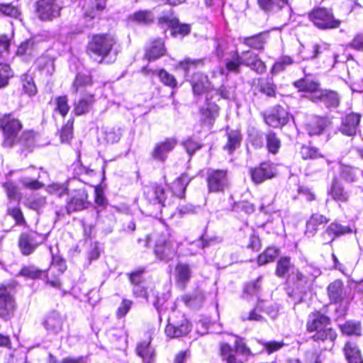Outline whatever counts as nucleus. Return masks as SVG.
I'll list each match as a JSON object with an SVG mask.
<instances>
[{
	"mask_svg": "<svg viewBox=\"0 0 363 363\" xmlns=\"http://www.w3.org/2000/svg\"><path fill=\"white\" fill-rule=\"evenodd\" d=\"M179 244L172 240H159L157 241L154 253L161 261L167 262L177 255Z\"/></svg>",
	"mask_w": 363,
	"mask_h": 363,
	"instance_id": "0eeeda50",
	"label": "nucleus"
},
{
	"mask_svg": "<svg viewBox=\"0 0 363 363\" xmlns=\"http://www.w3.org/2000/svg\"><path fill=\"white\" fill-rule=\"evenodd\" d=\"M300 154L303 160H314L323 157L318 148L307 145L301 147Z\"/></svg>",
	"mask_w": 363,
	"mask_h": 363,
	"instance_id": "37998d69",
	"label": "nucleus"
},
{
	"mask_svg": "<svg viewBox=\"0 0 363 363\" xmlns=\"http://www.w3.org/2000/svg\"><path fill=\"white\" fill-rule=\"evenodd\" d=\"M275 169L272 164L264 162L259 167L250 169V175L255 184H260L275 176Z\"/></svg>",
	"mask_w": 363,
	"mask_h": 363,
	"instance_id": "4468645a",
	"label": "nucleus"
},
{
	"mask_svg": "<svg viewBox=\"0 0 363 363\" xmlns=\"http://www.w3.org/2000/svg\"><path fill=\"white\" fill-rule=\"evenodd\" d=\"M191 276L190 267L184 263H179L176 267V278L178 282L185 284Z\"/></svg>",
	"mask_w": 363,
	"mask_h": 363,
	"instance_id": "58836bf2",
	"label": "nucleus"
},
{
	"mask_svg": "<svg viewBox=\"0 0 363 363\" xmlns=\"http://www.w3.org/2000/svg\"><path fill=\"white\" fill-rule=\"evenodd\" d=\"M266 140L269 152L272 154L277 153L281 146V141L276 134L272 132L268 133L266 135Z\"/></svg>",
	"mask_w": 363,
	"mask_h": 363,
	"instance_id": "a18cd8bd",
	"label": "nucleus"
},
{
	"mask_svg": "<svg viewBox=\"0 0 363 363\" xmlns=\"http://www.w3.org/2000/svg\"><path fill=\"white\" fill-rule=\"evenodd\" d=\"M279 255V250L275 247H268L266 250L259 255L257 263L262 266L268 262H272Z\"/></svg>",
	"mask_w": 363,
	"mask_h": 363,
	"instance_id": "79ce46f5",
	"label": "nucleus"
},
{
	"mask_svg": "<svg viewBox=\"0 0 363 363\" xmlns=\"http://www.w3.org/2000/svg\"><path fill=\"white\" fill-rule=\"evenodd\" d=\"M165 52L164 41L162 39H157L152 42L146 48L145 57L149 61L155 60L164 55Z\"/></svg>",
	"mask_w": 363,
	"mask_h": 363,
	"instance_id": "393cba45",
	"label": "nucleus"
},
{
	"mask_svg": "<svg viewBox=\"0 0 363 363\" xmlns=\"http://www.w3.org/2000/svg\"><path fill=\"white\" fill-rule=\"evenodd\" d=\"M330 318L320 312H313L309 314L306 323V329L308 332H318L330 325Z\"/></svg>",
	"mask_w": 363,
	"mask_h": 363,
	"instance_id": "a211bd4d",
	"label": "nucleus"
},
{
	"mask_svg": "<svg viewBox=\"0 0 363 363\" xmlns=\"http://www.w3.org/2000/svg\"><path fill=\"white\" fill-rule=\"evenodd\" d=\"M182 145L190 156L201 147V145L197 141L194 140L192 138H188L184 141L182 143Z\"/></svg>",
	"mask_w": 363,
	"mask_h": 363,
	"instance_id": "052dcab7",
	"label": "nucleus"
},
{
	"mask_svg": "<svg viewBox=\"0 0 363 363\" xmlns=\"http://www.w3.org/2000/svg\"><path fill=\"white\" fill-rule=\"evenodd\" d=\"M0 128L4 133V147H11L17 140V136L22 128L19 120L11 115H5L0 118Z\"/></svg>",
	"mask_w": 363,
	"mask_h": 363,
	"instance_id": "f03ea898",
	"label": "nucleus"
},
{
	"mask_svg": "<svg viewBox=\"0 0 363 363\" xmlns=\"http://www.w3.org/2000/svg\"><path fill=\"white\" fill-rule=\"evenodd\" d=\"M360 172L357 168L350 166L343 165L340 169L341 177L347 182H354L357 178V172Z\"/></svg>",
	"mask_w": 363,
	"mask_h": 363,
	"instance_id": "09e8293b",
	"label": "nucleus"
},
{
	"mask_svg": "<svg viewBox=\"0 0 363 363\" xmlns=\"http://www.w3.org/2000/svg\"><path fill=\"white\" fill-rule=\"evenodd\" d=\"M328 117L315 116L306 125V130L310 136L320 135L331 125Z\"/></svg>",
	"mask_w": 363,
	"mask_h": 363,
	"instance_id": "f8f14e48",
	"label": "nucleus"
},
{
	"mask_svg": "<svg viewBox=\"0 0 363 363\" xmlns=\"http://www.w3.org/2000/svg\"><path fill=\"white\" fill-rule=\"evenodd\" d=\"M342 333L347 335H361L362 327L359 321L347 320L340 325Z\"/></svg>",
	"mask_w": 363,
	"mask_h": 363,
	"instance_id": "4c0bfd02",
	"label": "nucleus"
},
{
	"mask_svg": "<svg viewBox=\"0 0 363 363\" xmlns=\"http://www.w3.org/2000/svg\"><path fill=\"white\" fill-rule=\"evenodd\" d=\"M351 232L352 230L347 226L342 225L337 223H332L321 235L323 243L324 245L331 243L335 238Z\"/></svg>",
	"mask_w": 363,
	"mask_h": 363,
	"instance_id": "2eb2a0df",
	"label": "nucleus"
},
{
	"mask_svg": "<svg viewBox=\"0 0 363 363\" xmlns=\"http://www.w3.org/2000/svg\"><path fill=\"white\" fill-rule=\"evenodd\" d=\"M329 219L319 213L313 214L306 223V234L313 236L316 233L320 225L327 223Z\"/></svg>",
	"mask_w": 363,
	"mask_h": 363,
	"instance_id": "c85d7f7f",
	"label": "nucleus"
},
{
	"mask_svg": "<svg viewBox=\"0 0 363 363\" xmlns=\"http://www.w3.org/2000/svg\"><path fill=\"white\" fill-rule=\"evenodd\" d=\"M190 331V324L185 317L181 314L179 316L174 313L168 319L165 333L168 337H179L186 335Z\"/></svg>",
	"mask_w": 363,
	"mask_h": 363,
	"instance_id": "423d86ee",
	"label": "nucleus"
},
{
	"mask_svg": "<svg viewBox=\"0 0 363 363\" xmlns=\"http://www.w3.org/2000/svg\"><path fill=\"white\" fill-rule=\"evenodd\" d=\"M73 121H68L62 128L60 138L62 142H67L72 138Z\"/></svg>",
	"mask_w": 363,
	"mask_h": 363,
	"instance_id": "e2e57ef3",
	"label": "nucleus"
},
{
	"mask_svg": "<svg viewBox=\"0 0 363 363\" xmlns=\"http://www.w3.org/2000/svg\"><path fill=\"white\" fill-rule=\"evenodd\" d=\"M268 38L267 33H260L257 35L245 38L243 43L253 49L262 50Z\"/></svg>",
	"mask_w": 363,
	"mask_h": 363,
	"instance_id": "7c9ffc66",
	"label": "nucleus"
},
{
	"mask_svg": "<svg viewBox=\"0 0 363 363\" xmlns=\"http://www.w3.org/2000/svg\"><path fill=\"white\" fill-rule=\"evenodd\" d=\"M258 5L266 12H274L288 4V0H258Z\"/></svg>",
	"mask_w": 363,
	"mask_h": 363,
	"instance_id": "72a5a7b5",
	"label": "nucleus"
},
{
	"mask_svg": "<svg viewBox=\"0 0 363 363\" xmlns=\"http://www.w3.org/2000/svg\"><path fill=\"white\" fill-rule=\"evenodd\" d=\"M106 7L105 0L84 1L83 9L84 10V17L89 18L90 20L94 18Z\"/></svg>",
	"mask_w": 363,
	"mask_h": 363,
	"instance_id": "b1692460",
	"label": "nucleus"
},
{
	"mask_svg": "<svg viewBox=\"0 0 363 363\" xmlns=\"http://www.w3.org/2000/svg\"><path fill=\"white\" fill-rule=\"evenodd\" d=\"M242 65H245L249 67L252 66L253 62L257 59L258 55L250 50L244 51L240 55Z\"/></svg>",
	"mask_w": 363,
	"mask_h": 363,
	"instance_id": "bf43d9fd",
	"label": "nucleus"
},
{
	"mask_svg": "<svg viewBox=\"0 0 363 363\" xmlns=\"http://www.w3.org/2000/svg\"><path fill=\"white\" fill-rule=\"evenodd\" d=\"M171 32L174 36L181 35L182 36L187 35L190 32L189 24H181L177 19H173L170 22Z\"/></svg>",
	"mask_w": 363,
	"mask_h": 363,
	"instance_id": "c03bdc74",
	"label": "nucleus"
},
{
	"mask_svg": "<svg viewBox=\"0 0 363 363\" xmlns=\"http://www.w3.org/2000/svg\"><path fill=\"white\" fill-rule=\"evenodd\" d=\"M133 19L141 23H149L153 21V16L151 12L143 11L134 13Z\"/></svg>",
	"mask_w": 363,
	"mask_h": 363,
	"instance_id": "680f3d73",
	"label": "nucleus"
},
{
	"mask_svg": "<svg viewBox=\"0 0 363 363\" xmlns=\"http://www.w3.org/2000/svg\"><path fill=\"white\" fill-rule=\"evenodd\" d=\"M289 120V114L285 108L281 106H277L272 113L266 116V123L274 128L285 125Z\"/></svg>",
	"mask_w": 363,
	"mask_h": 363,
	"instance_id": "aec40b11",
	"label": "nucleus"
},
{
	"mask_svg": "<svg viewBox=\"0 0 363 363\" xmlns=\"http://www.w3.org/2000/svg\"><path fill=\"white\" fill-rule=\"evenodd\" d=\"M191 83L194 93L197 95L207 91L210 88V82L208 77L201 73L194 74L191 80Z\"/></svg>",
	"mask_w": 363,
	"mask_h": 363,
	"instance_id": "a878e982",
	"label": "nucleus"
},
{
	"mask_svg": "<svg viewBox=\"0 0 363 363\" xmlns=\"http://www.w3.org/2000/svg\"><path fill=\"white\" fill-rule=\"evenodd\" d=\"M46 203V198L43 196H33L26 199V205L31 209L39 210Z\"/></svg>",
	"mask_w": 363,
	"mask_h": 363,
	"instance_id": "de8ad7c7",
	"label": "nucleus"
},
{
	"mask_svg": "<svg viewBox=\"0 0 363 363\" xmlns=\"http://www.w3.org/2000/svg\"><path fill=\"white\" fill-rule=\"evenodd\" d=\"M62 8L57 0H38L36 13L41 21H50L60 16Z\"/></svg>",
	"mask_w": 363,
	"mask_h": 363,
	"instance_id": "39448f33",
	"label": "nucleus"
},
{
	"mask_svg": "<svg viewBox=\"0 0 363 363\" xmlns=\"http://www.w3.org/2000/svg\"><path fill=\"white\" fill-rule=\"evenodd\" d=\"M190 179L189 177L184 174L179 178L177 179V181L175 182L174 185L178 186L180 188V190L176 193L178 197L182 198L184 194V191L186 186L189 183Z\"/></svg>",
	"mask_w": 363,
	"mask_h": 363,
	"instance_id": "0e129e2a",
	"label": "nucleus"
},
{
	"mask_svg": "<svg viewBox=\"0 0 363 363\" xmlns=\"http://www.w3.org/2000/svg\"><path fill=\"white\" fill-rule=\"evenodd\" d=\"M208 188L210 192H224L228 189L230 182L225 170H212L207 175Z\"/></svg>",
	"mask_w": 363,
	"mask_h": 363,
	"instance_id": "6e6552de",
	"label": "nucleus"
},
{
	"mask_svg": "<svg viewBox=\"0 0 363 363\" xmlns=\"http://www.w3.org/2000/svg\"><path fill=\"white\" fill-rule=\"evenodd\" d=\"M312 101L315 103H323L328 108H336L340 104V96L335 91L325 89L315 92L312 96Z\"/></svg>",
	"mask_w": 363,
	"mask_h": 363,
	"instance_id": "ddd939ff",
	"label": "nucleus"
},
{
	"mask_svg": "<svg viewBox=\"0 0 363 363\" xmlns=\"http://www.w3.org/2000/svg\"><path fill=\"white\" fill-rule=\"evenodd\" d=\"M38 236V235L33 232L21 234L18 241V246L23 255H29L35 251L39 245L37 240Z\"/></svg>",
	"mask_w": 363,
	"mask_h": 363,
	"instance_id": "f3484780",
	"label": "nucleus"
},
{
	"mask_svg": "<svg viewBox=\"0 0 363 363\" xmlns=\"http://www.w3.org/2000/svg\"><path fill=\"white\" fill-rule=\"evenodd\" d=\"M137 353L145 363H152L155 360V350L150 341H143L137 347Z\"/></svg>",
	"mask_w": 363,
	"mask_h": 363,
	"instance_id": "c756f323",
	"label": "nucleus"
},
{
	"mask_svg": "<svg viewBox=\"0 0 363 363\" xmlns=\"http://www.w3.org/2000/svg\"><path fill=\"white\" fill-rule=\"evenodd\" d=\"M260 91L268 96H272L275 94V86L267 80H262L259 82Z\"/></svg>",
	"mask_w": 363,
	"mask_h": 363,
	"instance_id": "338daca9",
	"label": "nucleus"
},
{
	"mask_svg": "<svg viewBox=\"0 0 363 363\" xmlns=\"http://www.w3.org/2000/svg\"><path fill=\"white\" fill-rule=\"evenodd\" d=\"M171 193L166 190L162 185L152 184L144 188V196L150 206H152L156 211H162V208L171 203Z\"/></svg>",
	"mask_w": 363,
	"mask_h": 363,
	"instance_id": "f257e3e1",
	"label": "nucleus"
},
{
	"mask_svg": "<svg viewBox=\"0 0 363 363\" xmlns=\"http://www.w3.org/2000/svg\"><path fill=\"white\" fill-rule=\"evenodd\" d=\"M89 206L88 193L84 189L73 191L68 196L66 203L67 213L87 208Z\"/></svg>",
	"mask_w": 363,
	"mask_h": 363,
	"instance_id": "1a4fd4ad",
	"label": "nucleus"
},
{
	"mask_svg": "<svg viewBox=\"0 0 363 363\" xmlns=\"http://www.w3.org/2000/svg\"><path fill=\"white\" fill-rule=\"evenodd\" d=\"M116 43V40L111 35H94L88 44V51L101 57L103 60L110 53Z\"/></svg>",
	"mask_w": 363,
	"mask_h": 363,
	"instance_id": "7ed1b4c3",
	"label": "nucleus"
},
{
	"mask_svg": "<svg viewBox=\"0 0 363 363\" xmlns=\"http://www.w3.org/2000/svg\"><path fill=\"white\" fill-rule=\"evenodd\" d=\"M344 350L349 363H363L359 350L355 344L347 342L345 346Z\"/></svg>",
	"mask_w": 363,
	"mask_h": 363,
	"instance_id": "f704fd0d",
	"label": "nucleus"
},
{
	"mask_svg": "<svg viewBox=\"0 0 363 363\" xmlns=\"http://www.w3.org/2000/svg\"><path fill=\"white\" fill-rule=\"evenodd\" d=\"M199 64H202L201 60H191L190 58L185 59L179 62V67L188 73L191 69H195Z\"/></svg>",
	"mask_w": 363,
	"mask_h": 363,
	"instance_id": "4d7b16f0",
	"label": "nucleus"
},
{
	"mask_svg": "<svg viewBox=\"0 0 363 363\" xmlns=\"http://www.w3.org/2000/svg\"><path fill=\"white\" fill-rule=\"evenodd\" d=\"M0 12L4 16L18 18L21 15L18 8L11 4H0Z\"/></svg>",
	"mask_w": 363,
	"mask_h": 363,
	"instance_id": "3c124183",
	"label": "nucleus"
},
{
	"mask_svg": "<svg viewBox=\"0 0 363 363\" xmlns=\"http://www.w3.org/2000/svg\"><path fill=\"white\" fill-rule=\"evenodd\" d=\"M13 76L9 65L0 63V88L8 84L9 79Z\"/></svg>",
	"mask_w": 363,
	"mask_h": 363,
	"instance_id": "603ef678",
	"label": "nucleus"
},
{
	"mask_svg": "<svg viewBox=\"0 0 363 363\" xmlns=\"http://www.w3.org/2000/svg\"><path fill=\"white\" fill-rule=\"evenodd\" d=\"M176 138H168L164 140L157 143L152 152V157L157 161L164 162L168 154L174 150L177 145Z\"/></svg>",
	"mask_w": 363,
	"mask_h": 363,
	"instance_id": "9b49d317",
	"label": "nucleus"
},
{
	"mask_svg": "<svg viewBox=\"0 0 363 363\" xmlns=\"http://www.w3.org/2000/svg\"><path fill=\"white\" fill-rule=\"evenodd\" d=\"M35 63L38 69L44 71L47 74L51 75L53 73L54 60L50 57L43 55L36 60Z\"/></svg>",
	"mask_w": 363,
	"mask_h": 363,
	"instance_id": "ea45409f",
	"label": "nucleus"
},
{
	"mask_svg": "<svg viewBox=\"0 0 363 363\" xmlns=\"http://www.w3.org/2000/svg\"><path fill=\"white\" fill-rule=\"evenodd\" d=\"M44 271L38 269L34 265L23 266L19 272V275L25 278L35 279L40 278Z\"/></svg>",
	"mask_w": 363,
	"mask_h": 363,
	"instance_id": "a19ab883",
	"label": "nucleus"
},
{
	"mask_svg": "<svg viewBox=\"0 0 363 363\" xmlns=\"http://www.w3.org/2000/svg\"><path fill=\"white\" fill-rule=\"evenodd\" d=\"M46 191L50 194L62 197L68 194V186L65 184L52 183L46 187Z\"/></svg>",
	"mask_w": 363,
	"mask_h": 363,
	"instance_id": "49530a36",
	"label": "nucleus"
},
{
	"mask_svg": "<svg viewBox=\"0 0 363 363\" xmlns=\"http://www.w3.org/2000/svg\"><path fill=\"white\" fill-rule=\"evenodd\" d=\"M290 268V259L282 257L277 262L276 274L279 277H283L289 271Z\"/></svg>",
	"mask_w": 363,
	"mask_h": 363,
	"instance_id": "864d4df0",
	"label": "nucleus"
},
{
	"mask_svg": "<svg viewBox=\"0 0 363 363\" xmlns=\"http://www.w3.org/2000/svg\"><path fill=\"white\" fill-rule=\"evenodd\" d=\"M309 20L313 25L322 30L337 28L340 21L335 19L331 11L324 8L313 9L308 13Z\"/></svg>",
	"mask_w": 363,
	"mask_h": 363,
	"instance_id": "20e7f679",
	"label": "nucleus"
},
{
	"mask_svg": "<svg viewBox=\"0 0 363 363\" xmlns=\"http://www.w3.org/2000/svg\"><path fill=\"white\" fill-rule=\"evenodd\" d=\"M242 62L240 55L236 52L234 53L233 57L230 60H227L225 67L228 71L238 73L240 72V66Z\"/></svg>",
	"mask_w": 363,
	"mask_h": 363,
	"instance_id": "5fc2aeb1",
	"label": "nucleus"
},
{
	"mask_svg": "<svg viewBox=\"0 0 363 363\" xmlns=\"http://www.w3.org/2000/svg\"><path fill=\"white\" fill-rule=\"evenodd\" d=\"M33 46V42L32 40H26L20 45L17 49L16 53L18 55H31Z\"/></svg>",
	"mask_w": 363,
	"mask_h": 363,
	"instance_id": "774afa93",
	"label": "nucleus"
},
{
	"mask_svg": "<svg viewBox=\"0 0 363 363\" xmlns=\"http://www.w3.org/2000/svg\"><path fill=\"white\" fill-rule=\"evenodd\" d=\"M67 101L68 100L66 96H59L55 100L56 108L62 116H65L69 110Z\"/></svg>",
	"mask_w": 363,
	"mask_h": 363,
	"instance_id": "13d9d810",
	"label": "nucleus"
},
{
	"mask_svg": "<svg viewBox=\"0 0 363 363\" xmlns=\"http://www.w3.org/2000/svg\"><path fill=\"white\" fill-rule=\"evenodd\" d=\"M158 77L164 84L172 88L175 87L177 84V82L175 77L164 69H161L159 71Z\"/></svg>",
	"mask_w": 363,
	"mask_h": 363,
	"instance_id": "6e6d98bb",
	"label": "nucleus"
},
{
	"mask_svg": "<svg viewBox=\"0 0 363 363\" xmlns=\"http://www.w3.org/2000/svg\"><path fill=\"white\" fill-rule=\"evenodd\" d=\"M201 115L203 123L211 126L219 115V107L215 103L207 101L201 109Z\"/></svg>",
	"mask_w": 363,
	"mask_h": 363,
	"instance_id": "4be33fe9",
	"label": "nucleus"
},
{
	"mask_svg": "<svg viewBox=\"0 0 363 363\" xmlns=\"http://www.w3.org/2000/svg\"><path fill=\"white\" fill-rule=\"evenodd\" d=\"M337 54L331 49L328 43L325 42L313 45V55L310 57L313 60H322L323 62L333 66L337 62Z\"/></svg>",
	"mask_w": 363,
	"mask_h": 363,
	"instance_id": "9d476101",
	"label": "nucleus"
},
{
	"mask_svg": "<svg viewBox=\"0 0 363 363\" xmlns=\"http://www.w3.org/2000/svg\"><path fill=\"white\" fill-rule=\"evenodd\" d=\"M343 287V282L340 279H337L328 285L327 291L330 301L339 303L342 301L344 298Z\"/></svg>",
	"mask_w": 363,
	"mask_h": 363,
	"instance_id": "cd10ccee",
	"label": "nucleus"
},
{
	"mask_svg": "<svg viewBox=\"0 0 363 363\" xmlns=\"http://www.w3.org/2000/svg\"><path fill=\"white\" fill-rule=\"evenodd\" d=\"M337 337L335 331L328 326L320 329L313 335V339L315 342H326L329 341L333 342Z\"/></svg>",
	"mask_w": 363,
	"mask_h": 363,
	"instance_id": "e433bc0d",
	"label": "nucleus"
},
{
	"mask_svg": "<svg viewBox=\"0 0 363 363\" xmlns=\"http://www.w3.org/2000/svg\"><path fill=\"white\" fill-rule=\"evenodd\" d=\"M63 318L60 314L54 311L50 313L43 322V325L50 333L57 334L62 329Z\"/></svg>",
	"mask_w": 363,
	"mask_h": 363,
	"instance_id": "5701e85b",
	"label": "nucleus"
},
{
	"mask_svg": "<svg viewBox=\"0 0 363 363\" xmlns=\"http://www.w3.org/2000/svg\"><path fill=\"white\" fill-rule=\"evenodd\" d=\"M227 143L223 149L229 153H232L235 149L240 147L242 140V136L240 131L231 130L227 133Z\"/></svg>",
	"mask_w": 363,
	"mask_h": 363,
	"instance_id": "473e14b6",
	"label": "nucleus"
},
{
	"mask_svg": "<svg viewBox=\"0 0 363 363\" xmlns=\"http://www.w3.org/2000/svg\"><path fill=\"white\" fill-rule=\"evenodd\" d=\"M262 276H259L255 281L248 283L245 287V293L250 296H256L261 291Z\"/></svg>",
	"mask_w": 363,
	"mask_h": 363,
	"instance_id": "8fccbe9b",
	"label": "nucleus"
},
{
	"mask_svg": "<svg viewBox=\"0 0 363 363\" xmlns=\"http://www.w3.org/2000/svg\"><path fill=\"white\" fill-rule=\"evenodd\" d=\"M95 102L94 94L86 93L80 96L74 104L73 111L75 115L81 116L90 111Z\"/></svg>",
	"mask_w": 363,
	"mask_h": 363,
	"instance_id": "6ab92c4d",
	"label": "nucleus"
},
{
	"mask_svg": "<svg viewBox=\"0 0 363 363\" xmlns=\"http://www.w3.org/2000/svg\"><path fill=\"white\" fill-rule=\"evenodd\" d=\"M294 85L301 91L310 92V99L311 100L313 95L315 92H320L322 91L319 89L320 84L317 81L311 80L308 78L296 82Z\"/></svg>",
	"mask_w": 363,
	"mask_h": 363,
	"instance_id": "2f4dec72",
	"label": "nucleus"
},
{
	"mask_svg": "<svg viewBox=\"0 0 363 363\" xmlns=\"http://www.w3.org/2000/svg\"><path fill=\"white\" fill-rule=\"evenodd\" d=\"M360 115L357 113H350L342 119L340 131L346 135L352 136L357 133L360 122Z\"/></svg>",
	"mask_w": 363,
	"mask_h": 363,
	"instance_id": "dca6fc26",
	"label": "nucleus"
},
{
	"mask_svg": "<svg viewBox=\"0 0 363 363\" xmlns=\"http://www.w3.org/2000/svg\"><path fill=\"white\" fill-rule=\"evenodd\" d=\"M21 182L25 188L33 190L41 189L44 186L38 179H31L28 177L22 178Z\"/></svg>",
	"mask_w": 363,
	"mask_h": 363,
	"instance_id": "69168bd1",
	"label": "nucleus"
},
{
	"mask_svg": "<svg viewBox=\"0 0 363 363\" xmlns=\"http://www.w3.org/2000/svg\"><path fill=\"white\" fill-rule=\"evenodd\" d=\"M91 78L89 75L78 74L72 84V91L74 94H77L86 87L91 86Z\"/></svg>",
	"mask_w": 363,
	"mask_h": 363,
	"instance_id": "c9c22d12",
	"label": "nucleus"
},
{
	"mask_svg": "<svg viewBox=\"0 0 363 363\" xmlns=\"http://www.w3.org/2000/svg\"><path fill=\"white\" fill-rule=\"evenodd\" d=\"M330 194L335 201L338 202L347 203L350 199L349 192L345 190L342 184L337 179L333 180Z\"/></svg>",
	"mask_w": 363,
	"mask_h": 363,
	"instance_id": "bb28decb",
	"label": "nucleus"
},
{
	"mask_svg": "<svg viewBox=\"0 0 363 363\" xmlns=\"http://www.w3.org/2000/svg\"><path fill=\"white\" fill-rule=\"evenodd\" d=\"M13 297L5 289H0V318H7L14 311Z\"/></svg>",
	"mask_w": 363,
	"mask_h": 363,
	"instance_id": "412c9836",
	"label": "nucleus"
}]
</instances>
